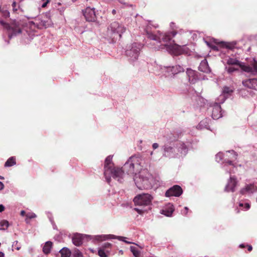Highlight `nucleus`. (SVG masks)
Segmentation results:
<instances>
[{
  "instance_id": "nucleus-19",
  "label": "nucleus",
  "mask_w": 257,
  "mask_h": 257,
  "mask_svg": "<svg viewBox=\"0 0 257 257\" xmlns=\"http://www.w3.org/2000/svg\"><path fill=\"white\" fill-rule=\"evenodd\" d=\"M236 178L234 176H230L229 180L225 186V191L226 192H234L236 186Z\"/></svg>"
},
{
  "instance_id": "nucleus-54",
  "label": "nucleus",
  "mask_w": 257,
  "mask_h": 257,
  "mask_svg": "<svg viewBox=\"0 0 257 257\" xmlns=\"http://www.w3.org/2000/svg\"><path fill=\"white\" fill-rule=\"evenodd\" d=\"M4 256H5L4 253L2 251H0V257H4Z\"/></svg>"
},
{
  "instance_id": "nucleus-58",
  "label": "nucleus",
  "mask_w": 257,
  "mask_h": 257,
  "mask_svg": "<svg viewBox=\"0 0 257 257\" xmlns=\"http://www.w3.org/2000/svg\"><path fill=\"white\" fill-rule=\"evenodd\" d=\"M4 178L3 177H2L1 176H0V179H4Z\"/></svg>"
},
{
  "instance_id": "nucleus-57",
  "label": "nucleus",
  "mask_w": 257,
  "mask_h": 257,
  "mask_svg": "<svg viewBox=\"0 0 257 257\" xmlns=\"http://www.w3.org/2000/svg\"><path fill=\"white\" fill-rule=\"evenodd\" d=\"M6 230L5 228H2V227L0 228V230Z\"/></svg>"
},
{
  "instance_id": "nucleus-31",
  "label": "nucleus",
  "mask_w": 257,
  "mask_h": 257,
  "mask_svg": "<svg viewBox=\"0 0 257 257\" xmlns=\"http://www.w3.org/2000/svg\"><path fill=\"white\" fill-rule=\"evenodd\" d=\"M16 164V158L15 157H11L5 162V167H9Z\"/></svg>"
},
{
  "instance_id": "nucleus-26",
  "label": "nucleus",
  "mask_w": 257,
  "mask_h": 257,
  "mask_svg": "<svg viewBox=\"0 0 257 257\" xmlns=\"http://www.w3.org/2000/svg\"><path fill=\"white\" fill-rule=\"evenodd\" d=\"M226 63L229 65H237L239 66L240 67L242 63V62H240L237 59L233 58H229L227 60Z\"/></svg>"
},
{
  "instance_id": "nucleus-24",
  "label": "nucleus",
  "mask_w": 257,
  "mask_h": 257,
  "mask_svg": "<svg viewBox=\"0 0 257 257\" xmlns=\"http://www.w3.org/2000/svg\"><path fill=\"white\" fill-rule=\"evenodd\" d=\"M239 208H237L235 209V211L237 213H238L240 212V209L243 211H246L249 209L250 204L248 202L245 201H240L239 202Z\"/></svg>"
},
{
  "instance_id": "nucleus-51",
  "label": "nucleus",
  "mask_w": 257,
  "mask_h": 257,
  "mask_svg": "<svg viewBox=\"0 0 257 257\" xmlns=\"http://www.w3.org/2000/svg\"><path fill=\"white\" fill-rule=\"evenodd\" d=\"M4 184L0 181V190H2L4 189Z\"/></svg>"
},
{
  "instance_id": "nucleus-18",
  "label": "nucleus",
  "mask_w": 257,
  "mask_h": 257,
  "mask_svg": "<svg viewBox=\"0 0 257 257\" xmlns=\"http://www.w3.org/2000/svg\"><path fill=\"white\" fill-rule=\"evenodd\" d=\"M222 116L220 105L215 103L212 106V117L213 119H218Z\"/></svg>"
},
{
  "instance_id": "nucleus-28",
  "label": "nucleus",
  "mask_w": 257,
  "mask_h": 257,
  "mask_svg": "<svg viewBox=\"0 0 257 257\" xmlns=\"http://www.w3.org/2000/svg\"><path fill=\"white\" fill-rule=\"evenodd\" d=\"M234 91V89L231 87L224 86L222 89V94L227 97L231 96Z\"/></svg>"
},
{
  "instance_id": "nucleus-38",
  "label": "nucleus",
  "mask_w": 257,
  "mask_h": 257,
  "mask_svg": "<svg viewBox=\"0 0 257 257\" xmlns=\"http://www.w3.org/2000/svg\"><path fill=\"white\" fill-rule=\"evenodd\" d=\"M225 70L229 74H231L232 73L238 70V69L235 68L233 66H229L225 67Z\"/></svg>"
},
{
  "instance_id": "nucleus-14",
  "label": "nucleus",
  "mask_w": 257,
  "mask_h": 257,
  "mask_svg": "<svg viewBox=\"0 0 257 257\" xmlns=\"http://www.w3.org/2000/svg\"><path fill=\"white\" fill-rule=\"evenodd\" d=\"M242 83L244 87L251 89L249 91V95L252 97L255 95L256 92L257 91V89H256V87H257V78H248L243 80Z\"/></svg>"
},
{
  "instance_id": "nucleus-36",
  "label": "nucleus",
  "mask_w": 257,
  "mask_h": 257,
  "mask_svg": "<svg viewBox=\"0 0 257 257\" xmlns=\"http://www.w3.org/2000/svg\"><path fill=\"white\" fill-rule=\"evenodd\" d=\"M131 251L133 253L135 257H139L140 254V252L138 250L137 247L135 246H131Z\"/></svg>"
},
{
  "instance_id": "nucleus-55",
  "label": "nucleus",
  "mask_w": 257,
  "mask_h": 257,
  "mask_svg": "<svg viewBox=\"0 0 257 257\" xmlns=\"http://www.w3.org/2000/svg\"><path fill=\"white\" fill-rule=\"evenodd\" d=\"M116 10H114V9L112 10V14L113 15H115V14H116Z\"/></svg>"
},
{
  "instance_id": "nucleus-46",
  "label": "nucleus",
  "mask_w": 257,
  "mask_h": 257,
  "mask_svg": "<svg viewBox=\"0 0 257 257\" xmlns=\"http://www.w3.org/2000/svg\"><path fill=\"white\" fill-rule=\"evenodd\" d=\"M48 217L49 218L50 221L52 223L53 222V219L52 217V215L49 213L48 214Z\"/></svg>"
},
{
  "instance_id": "nucleus-13",
  "label": "nucleus",
  "mask_w": 257,
  "mask_h": 257,
  "mask_svg": "<svg viewBox=\"0 0 257 257\" xmlns=\"http://www.w3.org/2000/svg\"><path fill=\"white\" fill-rule=\"evenodd\" d=\"M253 62L251 64H246L242 62L240 68L247 76H255L257 75V61L253 58Z\"/></svg>"
},
{
  "instance_id": "nucleus-11",
  "label": "nucleus",
  "mask_w": 257,
  "mask_h": 257,
  "mask_svg": "<svg viewBox=\"0 0 257 257\" xmlns=\"http://www.w3.org/2000/svg\"><path fill=\"white\" fill-rule=\"evenodd\" d=\"M238 154L233 150L226 151L225 153V158L223 162V168L227 173L229 174L235 173L238 167L241 165L235 166L233 162L237 160Z\"/></svg>"
},
{
  "instance_id": "nucleus-17",
  "label": "nucleus",
  "mask_w": 257,
  "mask_h": 257,
  "mask_svg": "<svg viewBox=\"0 0 257 257\" xmlns=\"http://www.w3.org/2000/svg\"><path fill=\"white\" fill-rule=\"evenodd\" d=\"M83 16L88 22H94L96 19V14L94 8L87 7L82 11Z\"/></svg>"
},
{
  "instance_id": "nucleus-9",
  "label": "nucleus",
  "mask_w": 257,
  "mask_h": 257,
  "mask_svg": "<svg viewBox=\"0 0 257 257\" xmlns=\"http://www.w3.org/2000/svg\"><path fill=\"white\" fill-rule=\"evenodd\" d=\"M125 28L121 24L114 21L110 23L107 28L106 38L109 43H113L120 39L121 35L125 31Z\"/></svg>"
},
{
  "instance_id": "nucleus-63",
  "label": "nucleus",
  "mask_w": 257,
  "mask_h": 257,
  "mask_svg": "<svg viewBox=\"0 0 257 257\" xmlns=\"http://www.w3.org/2000/svg\"><path fill=\"white\" fill-rule=\"evenodd\" d=\"M213 49H216V46H214V48H213Z\"/></svg>"
},
{
  "instance_id": "nucleus-20",
  "label": "nucleus",
  "mask_w": 257,
  "mask_h": 257,
  "mask_svg": "<svg viewBox=\"0 0 257 257\" xmlns=\"http://www.w3.org/2000/svg\"><path fill=\"white\" fill-rule=\"evenodd\" d=\"M186 69L187 70L186 73L189 82L192 84L195 83L197 80L198 79L197 72L190 68H187Z\"/></svg>"
},
{
  "instance_id": "nucleus-50",
  "label": "nucleus",
  "mask_w": 257,
  "mask_h": 257,
  "mask_svg": "<svg viewBox=\"0 0 257 257\" xmlns=\"http://www.w3.org/2000/svg\"><path fill=\"white\" fill-rule=\"evenodd\" d=\"M246 246L247 247V250L249 251H250L251 250H252V246L250 245H246Z\"/></svg>"
},
{
  "instance_id": "nucleus-48",
  "label": "nucleus",
  "mask_w": 257,
  "mask_h": 257,
  "mask_svg": "<svg viewBox=\"0 0 257 257\" xmlns=\"http://www.w3.org/2000/svg\"><path fill=\"white\" fill-rule=\"evenodd\" d=\"M170 27H171V28L174 30L175 29V28L176 27V26H175V24L173 22H171L170 23Z\"/></svg>"
},
{
  "instance_id": "nucleus-7",
  "label": "nucleus",
  "mask_w": 257,
  "mask_h": 257,
  "mask_svg": "<svg viewBox=\"0 0 257 257\" xmlns=\"http://www.w3.org/2000/svg\"><path fill=\"white\" fill-rule=\"evenodd\" d=\"M150 28V26L148 25L145 29V33L148 38L156 42V45L152 47L155 50L164 49L168 45L167 44H162V42L168 43L177 34V32L175 31L168 33H163L158 31L156 34H154L151 31Z\"/></svg>"
},
{
  "instance_id": "nucleus-25",
  "label": "nucleus",
  "mask_w": 257,
  "mask_h": 257,
  "mask_svg": "<svg viewBox=\"0 0 257 257\" xmlns=\"http://www.w3.org/2000/svg\"><path fill=\"white\" fill-rule=\"evenodd\" d=\"M174 211V208L172 204H169L168 208H164L161 210V213L168 217L172 216L173 212Z\"/></svg>"
},
{
  "instance_id": "nucleus-47",
  "label": "nucleus",
  "mask_w": 257,
  "mask_h": 257,
  "mask_svg": "<svg viewBox=\"0 0 257 257\" xmlns=\"http://www.w3.org/2000/svg\"><path fill=\"white\" fill-rule=\"evenodd\" d=\"M5 206L3 204H0V212H2L5 210Z\"/></svg>"
},
{
  "instance_id": "nucleus-45",
  "label": "nucleus",
  "mask_w": 257,
  "mask_h": 257,
  "mask_svg": "<svg viewBox=\"0 0 257 257\" xmlns=\"http://www.w3.org/2000/svg\"><path fill=\"white\" fill-rule=\"evenodd\" d=\"M159 144L158 143H155L152 145V148L154 150L157 149L159 147Z\"/></svg>"
},
{
  "instance_id": "nucleus-56",
  "label": "nucleus",
  "mask_w": 257,
  "mask_h": 257,
  "mask_svg": "<svg viewBox=\"0 0 257 257\" xmlns=\"http://www.w3.org/2000/svg\"><path fill=\"white\" fill-rule=\"evenodd\" d=\"M28 219L27 217L26 218V222L27 223H29V221H28Z\"/></svg>"
},
{
  "instance_id": "nucleus-59",
  "label": "nucleus",
  "mask_w": 257,
  "mask_h": 257,
  "mask_svg": "<svg viewBox=\"0 0 257 257\" xmlns=\"http://www.w3.org/2000/svg\"><path fill=\"white\" fill-rule=\"evenodd\" d=\"M153 152H151L150 153V155H151V156H152V155H153Z\"/></svg>"
},
{
  "instance_id": "nucleus-15",
  "label": "nucleus",
  "mask_w": 257,
  "mask_h": 257,
  "mask_svg": "<svg viewBox=\"0 0 257 257\" xmlns=\"http://www.w3.org/2000/svg\"><path fill=\"white\" fill-rule=\"evenodd\" d=\"M183 193L182 188L178 185H175L168 189L165 192V196L170 197L171 196L179 197Z\"/></svg>"
},
{
  "instance_id": "nucleus-39",
  "label": "nucleus",
  "mask_w": 257,
  "mask_h": 257,
  "mask_svg": "<svg viewBox=\"0 0 257 257\" xmlns=\"http://www.w3.org/2000/svg\"><path fill=\"white\" fill-rule=\"evenodd\" d=\"M228 98L226 96L223 95L222 94L220 95L219 97L218 98V102H217L218 104H220V103H223L225 100Z\"/></svg>"
},
{
  "instance_id": "nucleus-41",
  "label": "nucleus",
  "mask_w": 257,
  "mask_h": 257,
  "mask_svg": "<svg viewBox=\"0 0 257 257\" xmlns=\"http://www.w3.org/2000/svg\"><path fill=\"white\" fill-rule=\"evenodd\" d=\"M13 11L14 13H16L19 8V6H17L16 2H13L12 4Z\"/></svg>"
},
{
  "instance_id": "nucleus-32",
  "label": "nucleus",
  "mask_w": 257,
  "mask_h": 257,
  "mask_svg": "<svg viewBox=\"0 0 257 257\" xmlns=\"http://www.w3.org/2000/svg\"><path fill=\"white\" fill-rule=\"evenodd\" d=\"M109 253V250H106L103 249V248H101V247L99 248L98 250V254L100 257H107Z\"/></svg>"
},
{
  "instance_id": "nucleus-8",
  "label": "nucleus",
  "mask_w": 257,
  "mask_h": 257,
  "mask_svg": "<svg viewBox=\"0 0 257 257\" xmlns=\"http://www.w3.org/2000/svg\"><path fill=\"white\" fill-rule=\"evenodd\" d=\"M153 196L149 193H142L136 196L133 201L137 207L134 209L139 214H142L147 211L148 209L151 208L152 202L153 200Z\"/></svg>"
},
{
  "instance_id": "nucleus-43",
  "label": "nucleus",
  "mask_w": 257,
  "mask_h": 257,
  "mask_svg": "<svg viewBox=\"0 0 257 257\" xmlns=\"http://www.w3.org/2000/svg\"><path fill=\"white\" fill-rule=\"evenodd\" d=\"M18 241H15L13 243V247H15L16 249L18 250H20V249L21 248V246L20 245H17V244H18Z\"/></svg>"
},
{
  "instance_id": "nucleus-6",
  "label": "nucleus",
  "mask_w": 257,
  "mask_h": 257,
  "mask_svg": "<svg viewBox=\"0 0 257 257\" xmlns=\"http://www.w3.org/2000/svg\"><path fill=\"white\" fill-rule=\"evenodd\" d=\"M133 176L135 184L139 189H151L157 188L160 185L159 181L148 169L140 171Z\"/></svg>"
},
{
  "instance_id": "nucleus-21",
  "label": "nucleus",
  "mask_w": 257,
  "mask_h": 257,
  "mask_svg": "<svg viewBox=\"0 0 257 257\" xmlns=\"http://www.w3.org/2000/svg\"><path fill=\"white\" fill-rule=\"evenodd\" d=\"M171 51L175 55H179L186 52V47L185 46H181L178 45H175V46H172L171 48Z\"/></svg>"
},
{
  "instance_id": "nucleus-27",
  "label": "nucleus",
  "mask_w": 257,
  "mask_h": 257,
  "mask_svg": "<svg viewBox=\"0 0 257 257\" xmlns=\"http://www.w3.org/2000/svg\"><path fill=\"white\" fill-rule=\"evenodd\" d=\"M52 246V242L50 241H48L46 242L45 245L43 247V252L47 254L50 252L51 248Z\"/></svg>"
},
{
  "instance_id": "nucleus-5",
  "label": "nucleus",
  "mask_w": 257,
  "mask_h": 257,
  "mask_svg": "<svg viewBox=\"0 0 257 257\" xmlns=\"http://www.w3.org/2000/svg\"><path fill=\"white\" fill-rule=\"evenodd\" d=\"M10 16V13L7 7L0 6V24L6 30L9 38L11 39L22 33V24L20 21L16 20L7 23L1 19H6Z\"/></svg>"
},
{
  "instance_id": "nucleus-29",
  "label": "nucleus",
  "mask_w": 257,
  "mask_h": 257,
  "mask_svg": "<svg viewBox=\"0 0 257 257\" xmlns=\"http://www.w3.org/2000/svg\"><path fill=\"white\" fill-rule=\"evenodd\" d=\"M62 257H69L71 255V251L67 247H64L60 251Z\"/></svg>"
},
{
  "instance_id": "nucleus-22",
  "label": "nucleus",
  "mask_w": 257,
  "mask_h": 257,
  "mask_svg": "<svg viewBox=\"0 0 257 257\" xmlns=\"http://www.w3.org/2000/svg\"><path fill=\"white\" fill-rule=\"evenodd\" d=\"M198 69L200 71L206 73H209L211 71L206 59H204L201 61L198 67Z\"/></svg>"
},
{
  "instance_id": "nucleus-42",
  "label": "nucleus",
  "mask_w": 257,
  "mask_h": 257,
  "mask_svg": "<svg viewBox=\"0 0 257 257\" xmlns=\"http://www.w3.org/2000/svg\"><path fill=\"white\" fill-rule=\"evenodd\" d=\"M26 217L29 219H33L36 218L37 217V215L35 213L31 212L27 214Z\"/></svg>"
},
{
  "instance_id": "nucleus-40",
  "label": "nucleus",
  "mask_w": 257,
  "mask_h": 257,
  "mask_svg": "<svg viewBox=\"0 0 257 257\" xmlns=\"http://www.w3.org/2000/svg\"><path fill=\"white\" fill-rule=\"evenodd\" d=\"M111 245V244L109 242H105L102 245L101 248L106 250L108 248H110Z\"/></svg>"
},
{
  "instance_id": "nucleus-34",
  "label": "nucleus",
  "mask_w": 257,
  "mask_h": 257,
  "mask_svg": "<svg viewBox=\"0 0 257 257\" xmlns=\"http://www.w3.org/2000/svg\"><path fill=\"white\" fill-rule=\"evenodd\" d=\"M71 255L73 257H81L82 256V253L78 249L74 248L71 251Z\"/></svg>"
},
{
  "instance_id": "nucleus-23",
  "label": "nucleus",
  "mask_w": 257,
  "mask_h": 257,
  "mask_svg": "<svg viewBox=\"0 0 257 257\" xmlns=\"http://www.w3.org/2000/svg\"><path fill=\"white\" fill-rule=\"evenodd\" d=\"M209 121L210 119L208 118H205L201 120L199 123L196 126V128L198 130H203V129H206L210 130V128L209 127Z\"/></svg>"
},
{
  "instance_id": "nucleus-30",
  "label": "nucleus",
  "mask_w": 257,
  "mask_h": 257,
  "mask_svg": "<svg viewBox=\"0 0 257 257\" xmlns=\"http://www.w3.org/2000/svg\"><path fill=\"white\" fill-rule=\"evenodd\" d=\"M236 44H237V43L236 41H232L231 42H221V44L223 47H225V48L229 49H233L235 47Z\"/></svg>"
},
{
  "instance_id": "nucleus-10",
  "label": "nucleus",
  "mask_w": 257,
  "mask_h": 257,
  "mask_svg": "<svg viewBox=\"0 0 257 257\" xmlns=\"http://www.w3.org/2000/svg\"><path fill=\"white\" fill-rule=\"evenodd\" d=\"M143 48V45L138 42H134L126 47L125 54L130 63L133 65L137 64Z\"/></svg>"
},
{
  "instance_id": "nucleus-3",
  "label": "nucleus",
  "mask_w": 257,
  "mask_h": 257,
  "mask_svg": "<svg viewBox=\"0 0 257 257\" xmlns=\"http://www.w3.org/2000/svg\"><path fill=\"white\" fill-rule=\"evenodd\" d=\"M150 164V160L145 155H134L130 157L125 163L123 169L127 178L144 169H148Z\"/></svg>"
},
{
  "instance_id": "nucleus-49",
  "label": "nucleus",
  "mask_w": 257,
  "mask_h": 257,
  "mask_svg": "<svg viewBox=\"0 0 257 257\" xmlns=\"http://www.w3.org/2000/svg\"><path fill=\"white\" fill-rule=\"evenodd\" d=\"M246 246V245L245 243H241L239 244V247L241 248H244Z\"/></svg>"
},
{
  "instance_id": "nucleus-62",
  "label": "nucleus",
  "mask_w": 257,
  "mask_h": 257,
  "mask_svg": "<svg viewBox=\"0 0 257 257\" xmlns=\"http://www.w3.org/2000/svg\"><path fill=\"white\" fill-rule=\"evenodd\" d=\"M119 252H120V253H122V250H120V251H119Z\"/></svg>"
},
{
  "instance_id": "nucleus-60",
  "label": "nucleus",
  "mask_w": 257,
  "mask_h": 257,
  "mask_svg": "<svg viewBox=\"0 0 257 257\" xmlns=\"http://www.w3.org/2000/svg\"><path fill=\"white\" fill-rule=\"evenodd\" d=\"M6 42H7V44H9V41H6Z\"/></svg>"
},
{
  "instance_id": "nucleus-44",
  "label": "nucleus",
  "mask_w": 257,
  "mask_h": 257,
  "mask_svg": "<svg viewBox=\"0 0 257 257\" xmlns=\"http://www.w3.org/2000/svg\"><path fill=\"white\" fill-rule=\"evenodd\" d=\"M189 208L187 207H185L184 208V209L181 211V214L183 215H186L188 211Z\"/></svg>"
},
{
  "instance_id": "nucleus-12",
  "label": "nucleus",
  "mask_w": 257,
  "mask_h": 257,
  "mask_svg": "<svg viewBox=\"0 0 257 257\" xmlns=\"http://www.w3.org/2000/svg\"><path fill=\"white\" fill-rule=\"evenodd\" d=\"M160 67L163 75L170 80L174 78L177 74L184 72L186 66L177 64L173 66H160Z\"/></svg>"
},
{
  "instance_id": "nucleus-37",
  "label": "nucleus",
  "mask_w": 257,
  "mask_h": 257,
  "mask_svg": "<svg viewBox=\"0 0 257 257\" xmlns=\"http://www.w3.org/2000/svg\"><path fill=\"white\" fill-rule=\"evenodd\" d=\"M10 225L9 222L7 220H2L0 222V226L2 227V228H5L4 227H6L5 229H7Z\"/></svg>"
},
{
  "instance_id": "nucleus-33",
  "label": "nucleus",
  "mask_w": 257,
  "mask_h": 257,
  "mask_svg": "<svg viewBox=\"0 0 257 257\" xmlns=\"http://www.w3.org/2000/svg\"><path fill=\"white\" fill-rule=\"evenodd\" d=\"M226 157H225V153L223 154L222 152H219L215 156V159L216 162L219 163L221 161L223 160L224 162V159Z\"/></svg>"
},
{
  "instance_id": "nucleus-61",
  "label": "nucleus",
  "mask_w": 257,
  "mask_h": 257,
  "mask_svg": "<svg viewBox=\"0 0 257 257\" xmlns=\"http://www.w3.org/2000/svg\"><path fill=\"white\" fill-rule=\"evenodd\" d=\"M200 98V99H202V101H203V103H205V102H204V99H203L202 98Z\"/></svg>"
},
{
  "instance_id": "nucleus-1",
  "label": "nucleus",
  "mask_w": 257,
  "mask_h": 257,
  "mask_svg": "<svg viewBox=\"0 0 257 257\" xmlns=\"http://www.w3.org/2000/svg\"><path fill=\"white\" fill-rule=\"evenodd\" d=\"M164 144L162 146L163 156L169 159L185 156L188 148H194L197 141L187 140L185 143L178 140V136L172 132L165 131L163 135Z\"/></svg>"
},
{
  "instance_id": "nucleus-35",
  "label": "nucleus",
  "mask_w": 257,
  "mask_h": 257,
  "mask_svg": "<svg viewBox=\"0 0 257 257\" xmlns=\"http://www.w3.org/2000/svg\"><path fill=\"white\" fill-rule=\"evenodd\" d=\"M50 2L51 0H39L38 3L40 7L44 8H46Z\"/></svg>"
},
{
  "instance_id": "nucleus-2",
  "label": "nucleus",
  "mask_w": 257,
  "mask_h": 257,
  "mask_svg": "<svg viewBox=\"0 0 257 257\" xmlns=\"http://www.w3.org/2000/svg\"><path fill=\"white\" fill-rule=\"evenodd\" d=\"M113 155L108 156L105 159L104 164V176L106 182L109 183L112 178L118 182L123 183L127 179V175L123 169V166H114L112 162Z\"/></svg>"
},
{
  "instance_id": "nucleus-4",
  "label": "nucleus",
  "mask_w": 257,
  "mask_h": 257,
  "mask_svg": "<svg viewBox=\"0 0 257 257\" xmlns=\"http://www.w3.org/2000/svg\"><path fill=\"white\" fill-rule=\"evenodd\" d=\"M126 238L123 236H116L113 234L90 235L77 233L74 234L72 240L73 243L77 246H80L86 241L92 240V242L97 244L99 242L111 239H117L127 244H131L132 242L127 241L125 240Z\"/></svg>"
},
{
  "instance_id": "nucleus-53",
  "label": "nucleus",
  "mask_w": 257,
  "mask_h": 257,
  "mask_svg": "<svg viewBox=\"0 0 257 257\" xmlns=\"http://www.w3.org/2000/svg\"><path fill=\"white\" fill-rule=\"evenodd\" d=\"M120 4L123 5H126V4L124 2V0H117Z\"/></svg>"
},
{
  "instance_id": "nucleus-16",
  "label": "nucleus",
  "mask_w": 257,
  "mask_h": 257,
  "mask_svg": "<svg viewBox=\"0 0 257 257\" xmlns=\"http://www.w3.org/2000/svg\"><path fill=\"white\" fill-rule=\"evenodd\" d=\"M256 187L254 184H246L239 191L240 194L245 197L250 196L256 190Z\"/></svg>"
},
{
  "instance_id": "nucleus-52",
  "label": "nucleus",
  "mask_w": 257,
  "mask_h": 257,
  "mask_svg": "<svg viewBox=\"0 0 257 257\" xmlns=\"http://www.w3.org/2000/svg\"><path fill=\"white\" fill-rule=\"evenodd\" d=\"M20 214L21 216H24L26 214V212L24 210H22L20 212Z\"/></svg>"
}]
</instances>
